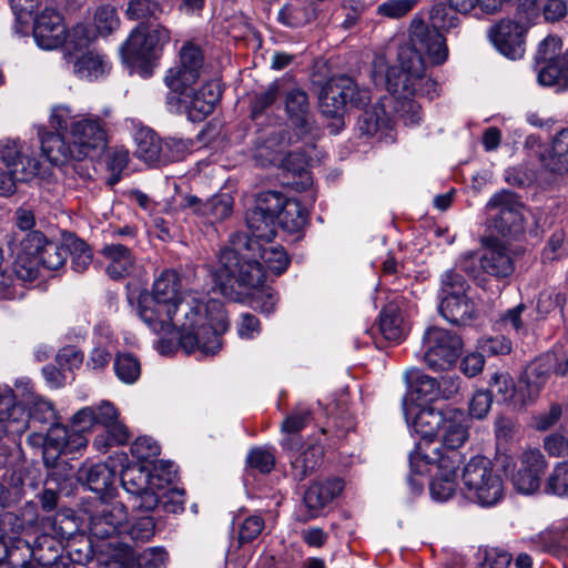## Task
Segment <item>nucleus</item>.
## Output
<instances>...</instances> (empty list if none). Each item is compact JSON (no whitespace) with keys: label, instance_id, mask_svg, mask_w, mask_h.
<instances>
[{"label":"nucleus","instance_id":"a19ab883","mask_svg":"<svg viewBox=\"0 0 568 568\" xmlns=\"http://www.w3.org/2000/svg\"><path fill=\"white\" fill-rule=\"evenodd\" d=\"M246 225L252 231V240L271 241L275 235L276 221L268 216L263 209L253 206L246 213Z\"/></svg>","mask_w":568,"mask_h":568},{"label":"nucleus","instance_id":"b1692460","mask_svg":"<svg viewBox=\"0 0 568 568\" xmlns=\"http://www.w3.org/2000/svg\"><path fill=\"white\" fill-rule=\"evenodd\" d=\"M29 427L26 409L17 402L13 390L0 385V432L23 434Z\"/></svg>","mask_w":568,"mask_h":568},{"label":"nucleus","instance_id":"6e6552de","mask_svg":"<svg viewBox=\"0 0 568 568\" xmlns=\"http://www.w3.org/2000/svg\"><path fill=\"white\" fill-rule=\"evenodd\" d=\"M466 280L457 272L446 271L440 278L439 313L452 324L464 325L474 318L476 308L467 296Z\"/></svg>","mask_w":568,"mask_h":568},{"label":"nucleus","instance_id":"0e129e2a","mask_svg":"<svg viewBox=\"0 0 568 568\" xmlns=\"http://www.w3.org/2000/svg\"><path fill=\"white\" fill-rule=\"evenodd\" d=\"M566 302L565 295L557 288L550 287L541 291L537 301V311L540 314H549L556 310H562Z\"/></svg>","mask_w":568,"mask_h":568},{"label":"nucleus","instance_id":"c756f323","mask_svg":"<svg viewBox=\"0 0 568 568\" xmlns=\"http://www.w3.org/2000/svg\"><path fill=\"white\" fill-rule=\"evenodd\" d=\"M101 254L105 261V272L111 278H123L132 273L135 257L128 245L110 243L103 246Z\"/></svg>","mask_w":568,"mask_h":568},{"label":"nucleus","instance_id":"f03ea898","mask_svg":"<svg viewBox=\"0 0 568 568\" xmlns=\"http://www.w3.org/2000/svg\"><path fill=\"white\" fill-rule=\"evenodd\" d=\"M290 257L283 247L267 243L263 245L243 233L232 236L230 246L219 255L217 267L212 272L214 290L232 298L235 284L256 287L265 281L264 267L281 275L288 266Z\"/></svg>","mask_w":568,"mask_h":568},{"label":"nucleus","instance_id":"412c9836","mask_svg":"<svg viewBox=\"0 0 568 568\" xmlns=\"http://www.w3.org/2000/svg\"><path fill=\"white\" fill-rule=\"evenodd\" d=\"M546 467L547 462L539 449L524 452L520 457V467L513 475L515 489L525 495L537 491Z\"/></svg>","mask_w":568,"mask_h":568},{"label":"nucleus","instance_id":"4be33fe9","mask_svg":"<svg viewBox=\"0 0 568 568\" xmlns=\"http://www.w3.org/2000/svg\"><path fill=\"white\" fill-rule=\"evenodd\" d=\"M33 38L44 50H53L64 43L67 29L61 14L51 8H45L37 16L33 26Z\"/></svg>","mask_w":568,"mask_h":568},{"label":"nucleus","instance_id":"c03bdc74","mask_svg":"<svg viewBox=\"0 0 568 568\" xmlns=\"http://www.w3.org/2000/svg\"><path fill=\"white\" fill-rule=\"evenodd\" d=\"M389 123V116L383 102H377L365 110L357 121L358 130L362 134L373 135L378 130L386 128Z\"/></svg>","mask_w":568,"mask_h":568},{"label":"nucleus","instance_id":"4c0bfd02","mask_svg":"<svg viewBox=\"0 0 568 568\" xmlns=\"http://www.w3.org/2000/svg\"><path fill=\"white\" fill-rule=\"evenodd\" d=\"M80 477L84 478L90 490L105 494L114 484L115 471L106 464L99 463L81 468Z\"/></svg>","mask_w":568,"mask_h":568},{"label":"nucleus","instance_id":"423d86ee","mask_svg":"<svg viewBox=\"0 0 568 568\" xmlns=\"http://www.w3.org/2000/svg\"><path fill=\"white\" fill-rule=\"evenodd\" d=\"M462 480L466 497L481 507H491L504 497V481L490 459L475 456L465 465Z\"/></svg>","mask_w":568,"mask_h":568},{"label":"nucleus","instance_id":"09e8293b","mask_svg":"<svg viewBox=\"0 0 568 568\" xmlns=\"http://www.w3.org/2000/svg\"><path fill=\"white\" fill-rule=\"evenodd\" d=\"M155 480H158V477L150 475L141 466L128 467L121 474L122 486L131 496L141 491L149 484L155 486Z\"/></svg>","mask_w":568,"mask_h":568},{"label":"nucleus","instance_id":"2eb2a0df","mask_svg":"<svg viewBox=\"0 0 568 568\" xmlns=\"http://www.w3.org/2000/svg\"><path fill=\"white\" fill-rule=\"evenodd\" d=\"M487 209L495 212L493 227L503 236H514L523 232V204L513 192L496 193L487 203Z\"/></svg>","mask_w":568,"mask_h":568},{"label":"nucleus","instance_id":"cd10ccee","mask_svg":"<svg viewBox=\"0 0 568 568\" xmlns=\"http://www.w3.org/2000/svg\"><path fill=\"white\" fill-rule=\"evenodd\" d=\"M17 548L24 549V552L33 557L37 562L26 559H11L10 568H44L58 558L57 542L54 538L48 535L38 537L32 547L28 540H18Z\"/></svg>","mask_w":568,"mask_h":568},{"label":"nucleus","instance_id":"2f4dec72","mask_svg":"<svg viewBox=\"0 0 568 568\" xmlns=\"http://www.w3.org/2000/svg\"><path fill=\"white\" fill-rule=\"evenodd\" d=\"M110 70L111 63L106 55L94 50L82 53L73 62V73L88 81L102 79Z\"/></svg>","mask_w":568,"mask_h":568},{"label":"nucleus","instance_id":"864d4df0","mask_svg":"<svg viewBox=\"0 0 568 568\" xmlns=\"http://www.w3.org/2000/svg\"><path fill=\"white\" fill-rule=\"evenodd\" d=\"M68 256V247L58 242L48 241L43 246V251L39 257L40 265L48 270H58L64 265Z\"/></svg>","mask_w":568,"mask_h":568},{"label":"nucleus","instance_id":"c9c22d12","mask_svg":"<svg viewBox=\"0 0 568 568\" xmlns=\"http://www.w3.org/2000/svg\"><path fill=\"white\" fill-rule=\"evenodd\" d=\"M491 392L499 402H514V405H526L528 402L523 386L517 390L513 377L508 373H495L489 381Z\"/></svg>","mask_w":568,"mask_h":568},{"label":"nucleus","instance_id":"473e14b6","mask_svg":"<svg viewBox=\"0 0 568 568\" xmlns=\"http://www.w3.org/2000/svg\"><path fill=\"white\" fill-rule=\"evenodd\" d=\"M479 263L483 272L497 278L507 277L515 270L507 248L501 244L488 246L479 257Z\"/></svg>","mask_w":568,"mask_h":568},{"label":"nucleus","instance_id":"7c9ffc66","mask_svg":"<svg viewBox=\"0 0 568 568\" xmlns=\"http://www.w3.org/2000/svg\"><path fill=\"white\" fill-rule=\"evenodd\" d=\"M285 111L301 135L312 132L307 94L301 89H292L285 95Z\"/></svg>","mask_w":568,"mask_h":568},{"label":"nucleus","instance_id":"79ce46f5","mask_svg":"<svg viewBox=\"0 0 568 568\" xmlns=\"http://www.w3.org/2000/svg\"><path fill=\"white\" fill-rule=\"evenodd\" d=\"M379 331L387 341L399 342L404 338L403 317L396 305L389 304L383 308L379 317Z\"/></svg>","mask_w":568,"mask_h":568},{"label":"nucleus","instance_id":"5fc2aeb1","mask_svg":"<svg viewBox=\"0 0 568 568\" xmlns=\"http://www.w3.org/2000/svg\"><path fill=\"white\" fill-rule=\"evenodd\" d=\"M29 422H38L41 424H52L55 423L57 412L54 409L53 404L39 396H32V400L30 403V414L28 416Z\"/></svg>","mask_w":568,"mask_h":568},{"label":"nucleus","instance_id":"39448f33","mask_svg":"<svg viewBox=\"0 0 568 568\" xmlns=\"http://www.w3.org/2000/svg\"><path fill=\"white\" fill-rule=\"evenodd\" d=\"M446 0L435 2L430 9L429 19L432 27L426 24L422 19L414 18L410 22L409 40L412 47L409 49L416 51L422 57L425 53L433 64H442L448 57V49L445 38L439 30L449 31L458 27L460 20Z\"/></svg>","mask_w":568,"mask_h":568},{"label":"nucleus","instance_id":"1a4fd4ad","mask_svg":"<svg viewBox=\"0 0 568 568\" xmlns=\"http://www.w3.org/2000/svg\"><path fill=\"white\" fill-rule=\"evenodd\" d=\"M562 41L557 36H547L539 42L535 53V68L540 85L568 88V49L561 52Z\"/></svg>","mask_w":568,"mask_h":568},{"label":"nucleus","instance_id":"f3484780","mask_svg":"<svg viewBox=\"0 0 568 568\" xmlns=\"http://www.w3.org/2000/svg\"><path fill=\"white\" fill-rule=\"evenodd\" d=\"M28 443L32 447H42L45 453L52 450L57 454H73L87 447L88 438L81 432L54 423L45 434L32 432L28 436Z\"/></svg>","mask_w":568,"mask_h":568},{"label":"nucleus","instance_id":"dca6fc26","mask_svg":"<svg viewBox=\"0 0 568 568\" xmlns=\"http://www.w3.org/2000/svg\"><path fill=\"white\" fill-rule=\"evenodd\" d=\"M202 67V50L186 42L180 49V63L169 69L164 83L172 93L184 94L199 80Z\"/></svg>","mask_w":568,"mask_h":568},{"label":"nucleus","instance_id":"680f3d73","mask_svg":"<svg viewBox=\"0 0 568 568\" xmlns=\"http://www.w3.org/2000/svg\"><path fill=\"white\" fill-rule=\"evenodd\" d=\"M129 163V151L123 148H115L108 154L106 169L110 172L108 183L110 185L116 184L121 179L122 171Z\"/></svg>","mask_w":568,"mask_h":568},{"label":"nucleus","instance_id":"603ef678","mask_svg":"<svg viewBox=\"0 0 568 568\" xmlns=\"http://www.w3.org/2000/svg\"><path fill=\"white\" fill-rule=\"evenodd\" d=\"M16 260L12 265L13 274L21 282H32L39 276L40 260L39 257L29 256L22 253L13 252Z\"/></svg>","mask_w":568,"mask_h":568},{"label":"nucleus","instance_id":"8fccbe9b","mask_svg":"<svg viewBox=\"0 0 568 568\" xmlns=\"http://www.w3.org/2000/svg\"><path fill=\"white\" fill-rule=\"evenodd\" d=\"M545 491L568 497V460L557 463L546 479Z\"/></svg>","mask_w":568,"mask_h":568},{"label":"nucleus","instance_id":"aec40b11","mask_svg":"<svg viewBox=\"0 0 568 568\" xmlns=\"http://www.w3.org/2000/svg\"><path fill=\"white\" fill-rule=\"evenodd\" d=\"M281 446L287 453L291 463V475L300 481L316 469L323 455L322 447L317 445H311L298 452L301 442L297 437L283 438Z\"/></svg>","mask_w":568,"mask_h":568},{"label":"nucleus","instance_id":"37998d69","mask_svg":"<svg viewBox=\"0 0 568 568\" xmlns=\"http://www.w3.org/2000/svg\"><path fill=\"white\" fill-rule=\"evenodd\" d=\"M163 13L160 0H130L125 9L129 20L139 21L144 26L150 20H158Z\"/></svg>","mask_w":568,"mask_h":568},{"label":"nucleus","instance_id":"a211bd4d","mask_svg":"<svg viewBox=\"0 0 568 568\" xmlns=\"http://www.w3.org/2000/svg\"><path fill=\"white\" fill-rule=\"evenodd\" d=\"M528 27L513 18L501 19L489 30V38L495 48L505 57L520 59L526 50L525 37Z\"/></svg>","mask_w":568,"mask_h":568},{"label":"nucleus","instance_id":"ea45409f","mask_svg":"<svg viewBox=\"0 0 568 568\" xmlns=\"http://www.w3.org/2000/svg\"><path fill=\"white\" fill-rule=\"evenodd\" d=\"M308 221V211L296 199H287L277 219L278 224L287 232L302 230Z\"/></svg>","mask_w":568,"mask_h":568},{"label":"nucleus","instance_id":"bf43d9fd","mask_svg":"<svg viewBox=\"0 0 568 568\" xmlns=\"http://www.w3.org/2000/svg\"><path fill=\"white\" fill-rule=\"evenodd\" d=\"M373 3L374 0H342V9L345 11V19L342 21L341 27L345 30L355 27Z\"/></svg>","mask_w":568,"mask_h":568},{"label":"nucleus","instance_id":"20e7f679","mask_svg":"<svg viewBox=\"0 0 568 568\" xmlns=\"http://www.w3.org/2000/svg\"><path fill=\"white\" fill-rule=\"evenodd\" d=\"M375 82L384 81L388 92L395 98L394 109L406 125L418 124L422 120V108L414 97L434 99L437 95V83L425 73L423 57L409 48L398 52V64L389 67L385 57H376L373 61Z\"/></svg>","mask_w":568,"mask_h":568},{"label":"nucleus","instance_id":"7ed1b4c3","mask_svg":"<svg viewBox=\"0 0 568 568\" xmlns=\"http://www.w3.org/2000/svg\"><path fill=\"white\" fill-rule=\"evenodd\" d=\"M49 123L54 132L41 134V151L54 165L93 159L106 149L105 123L98 115H80L61 104L52 109Z\"/></svg>","mask_w":568,"mask_h":568},{"label":"nucleus","instance_id":"4468645a","mask_svg":"<svg viewBox=\"0 0 568 568\" xmlns=\"http://www.w3.org/2000/svg\"><path fill=\"white\" fill-rule=\"evenodd\" d=\"M445 410H437L430 406L422 407L415 414L412 426L416 434L420 436V439L416 446V449L409 455V463L416 473H423L419 463L424 460V454L428 452L432 454L434 448H439L438 445H434L433 438L439 433L443 422H445Z\"/></svg>","mask_w":568,"mask_h":568},{"label":"nucleus","instance_id":"bb28decb","mask_svg":"<svg viewBox=\"0 0 568 568\" xmlns=\"http://www.w3.org/2000/svg\"><path fill=\"white\" fill-rule=\"evenodd\" d=\"M233 197L229 193H219L202 202L195 195L184 197V207H190L193 213L204 216L210 223L222 222L233 212Z\"/></svg>","mask_w":568,"mask_h":568},{"label":"nucleus","instance_id":"49530a36","mask_svg":"<svg viewBox=\"0 0 568 568\" xmlns=\"http://www.w3.org/2000/svg\"><path fill=\"white\" fill-rule=\"evenodd\" d=\"M404 378L410 386L414 385L415 392L420 396L433 399L439 396V382L422 373L419 369L412 367L404 373Z\"/></svg>","mask_w":568,"mask_h":568},{"label":"nucleus","instance_id":"9b49d317","mask_svg":"<svg viewBox=\"0 0 568 568\" xmlns=\"http://www.w3.org/2000/svg\"><path fill=\"white\" fill-rule=\"evenodd\" d=\"M0 161L7 170L0 168V195L3 196L16 191L17 182L30 181L40 170L39 161L21 154V146L14 140L0 145Z\"/></svg>","mask_w":568,"mask_h":568},{"label":"nucleus","instance_id":"6e6d98bb","mask_svg":"<svg viewBox=\"0 0 568 568\" xmlns=\"http://www.w3.org/2000/svg\"><path fill=\"white\" fill-rule=\"evenodd\" d=\"M193 142L179 138L162 140V164L180 161L191 151Z\"/></svg>","mask_w":568,"mask_h":568},{"label":"nucleus","instance_id":"0eeeda50","mask_svg":"<svg viewBox=\"0 0 568 568\" xmlns=\"http://www.w3.org/2000/svg\"><path fill=\"white\" fill-rule=\"evenodd\" d=\"M320 109L322 113L336 120L332 125V132L337 133L343 126L342 116L349 104L355 108H364L371 101L369 92L361 89L356 82L346 75L331 78L321 89Z\"/></svg>","mask_w":568,"mask_h":568},{"label":"nucleus","instance_id":"9d476101","mask_svg":"<svg viewBox=\"0 0 568 568\" xmlns=\"http://www.w3.org/2000/svg\"><path fill=\"white\" fill-rule=\"evenodd\" d=\"M462 349V338L446 328L428 327L422 338L423 359L435 372L453 367Z\"/></svg>","mask_w":568,"mask_h":568},{"label":"nucleus","instance_id":"393cba45","mask_svg":"<svg viewBox=\"0 0 568 568\" xmlns=\"http://www.w3.org/2000/svg\"><path fill=\"white\" fill-rule=\"evenodd\" d=\"M468 423L465 413L459 408L447 407L445 422H443L439 433L442 434V444L444 450L439 447L442 455L459 453L460 448L468 439Z\"/></svg>","mask_w":568,"mask_h":568},{"label":"nucleus","instance_id":"58836bf2","mask_svg":"<svg viewBox=\"0 0 568 568\" xmlns=\"http://www.w3.org/2000/svg\"><path fill=\"white\" fill-rule=\"evenodd\" d=\"M136 156L146 163L162 165V140L151 130H141L135 135Z\"/></svg>","mask_w":568,"mask_h":568},{"label":"nucleus","instance_id":"13d9d810","mask_svg":"<svg viewBox=\"0 0 568 568\" xmlns=\"http://www.w3.org/2000/svg\"><path fill=\"white\" fill-rule=\"evenodd\" d=\"M420 0H386L377 6L376 14L387 19L406 17Z\"/></svg>","mask_w":568,"mask_h":568},{"label":"nucleus","instance_id":"ddd939ff","mask_svg":"<svg viewBox=\"0 0 568 568\" xmlns=\"http://www.w3.org/2000/svg\"><path fill=\"white\" fill-rule=\"evenodd\" d=\"M424 458L422 462L425 465L436 464L438 468V473L429 486L432 497L438 501L448 500L457 488L456 476L463 462L462 454L453 452L452 454L442 455L439 448H434L432 454L426 452Z\"/></svg>","mask_w":568,"mask_h":568},{"label":"nucleus","instance_id":"c85d7f7f","mask_svg":"<svg viewBox=\"0 0 568 568\" xmlns=\"http://www.w3.org/2000/svg\"><path fill=\"white\" fill-rule=\"evenodd\" d=\"M155 486L146 485L133 496L132 507L144 511L153 510L159 503H163L164 508L172 513H179L184 509V494L180 490H170L159 494L154 490Z\"/></svg>","mask_w":568,"mask_h":568},{"label":"nucleus","instance_id":"de8ad7c7","mask_svg":"<svg viewBox=\"0 0 568 568\" xmlns=\"http://www.w3.org/2000/svg\"><path fill=\"white\" fill-rule=\"evenodd\" d=\"M113 368L116 377L124 384L132 385L141 376L140 361L130 353H120L114 357Z\"/></svg>","mask_w":568,"mask_h":568},{"label":"nucleus","instance_id":"f257e3e1","mask_svg":"<svg viewBox=\"0 0 568 568\" xmlns=\"http://www.w3.org/2000/svg\"><path fill=\"white\" fill-rule=\"evenodd\" d=\"M181 288L176 271H162L151 293L140 297L139 316L155 334L166 335L178 329L179 345L185 353L200 351L203 355H214L221 348L220 336L230 325L223 304Z\"/></svg>","mask_w":568,"mask_h":568},{"label":"nucleus","instance_id":"f8f14e48","mask_svg":"<svg viewBox=\"0 0 568 568\" xmlns=\"http://www.w3.org/2000/svg\"><path fill=\"white\" fill-rule=\"evenodd\" d=\"M171 39L170 31L158 24L152 29L136 26L121 47L123 60L130 64H140L155 59Z\"/></svg>","mask_w":568,"mask_h":568},{"label":"nucleus","instance_id":"4d7b16f0","mask_svg":"<svg viewBox=\"0 0 568 568\" xmlns=\"http://www.w3.org/2000/svg\"><path fill=\"white\" fill-rule=\"evenodd\" d=\"M94 26L100 36L111 34L120 26L116 9L112 6L99 7L94 14Z\"/></svg>","mask_w":568,"mask_h":568},{"label":"nucleus","instance_id":"5701e85b","mask_svg":"<svg viewBox=\"0 0 568 568\" xmlns=\"http://www.w3.org/2000/svg\"><path fill=\"white\" fill-rule=\"evenodd\" d=\"M126 521V510L121 503L103 505L90 516L89 530L97 539H106L122 531Z\"/></svg>","mask_w":568,"mask_h":568},{"label":"nucleus","instance_id":"774afa93","mask_svg":"<svg viewBox=\"0 0 568 568\" xmlns=\"http://www.w3.org/2000/svg\"><path fill=\"white\" fill-rule=\"evenodd\" d=\"M545 361L551 365L552 374L558 377L568 376V346H555L545 354Z\"/></svg>","mask_w":568,"mask_h":568},{"label":"nucleus","instance_id":"72a5a7b5","mask_svg":"<svg viewBox=\"0 0 568 568\" xmlns=\"http://www.w3.org/2000/svg\"><path fill=\"white\" fill-rule=\"evenodd\" d=\"M540 169L537 180L540 184L548 186L559 178L568 173V158L554 152L552 149L544 146L538 153Z\"/></svg>","mask_w":568,"mask_h":568},{"label":"nucleus","instance_id":"e433bc0d","mask_svg":"<svg viewBox=\"0 0 568 568\" xmlns=\"http://www.w3.org/2000/svg\"><path fill=\"white\" fill-rule=\"evenodd\" d=\"M315 16L310 0H290L278 11V21L291 28L308 23Z\"/></svg>","mask_w":568,"mask_h":568},{"label":"nucleus","instance_id":"f704fd0d","mask_svg":"<svg viewBox=\"0 0 568 568\" xmlns=\"http://www.w3.org/2000/svg\"><path fill=\"white\" fill-rule=\"evenodd\" d=\"M552 368L550 364L545 361V354L538 357L526 373V378L523 381L524 389L529 403L534 402L544 386L547 384Z\"/></svg>","mask_w":568,"mask_h":568},{"label":"nucleus","instance_id":"a18cd8bd","mask_svg":"<svg viewBox=\"0 0 568 568\" xmlns=\"http://www.w3.org/2000/svg\"><path fill=\"white\" fill-rule=\"evenodd\" d=\"M48 241L41 232L31 231L26 234L14 233L9 243L12 245V252L40 257Z\"/></svg>","mask_w":568,"mask_h":568},{"label":"nucleus","instance_id":"a878e982","mask_svg":"<svg viewBox=\"0 0 568 568\" xmlns=\"http://www.w3.org/2000/svg\"><path fill=\"white\" fill-rule=\"evenodd\" d=\"M344 485L342 479L333 478L325 481H315L310 485L304 494V506L307 513L303 516V520L307 521L320 516L323 508H325L336 496L341 494Z\"/></svg>","mask_w":568,"mask_h":568},{"label":"nucleus","instance_id":"052dcab7","mask_svg":"<svg viewBox=\"0 0 568 568\" xmlns=\"http://www.w3.org/2000/svg\"><path fill=\"white\" fill-rule=\"evenodd\" d=\"M286 200L281 192L266 191L258 194L255 206L263 209L268 216L277 221Z\"/></svg>","mask_w":568,"mask_h":568},{"label":"nucleus","instance_id":"3c124183","mask_svg":"<svg viewBox=\"0 0 568 568\" xmlns=\"http://www.w3.org/2000/svg\"><path fill=\"white\" fill-rule=\"evenodd\" d=\"M252 288L254 291L250 297L251 307L265 315L274 313L278 302V296L274 290L268 286H262V284Z\"/></svg>","mask_w":568,"mask_h":568},{"label":"nucleus","instance_id":"69168bd1","mask_svg":"<svg viewBox=\"0 0 568 568\" xmlns=\"http://www.w3.org/2000/svg\"><path fill=\"white\" fill-rule=\"evenodd\" d=\"M24 529L23 520L14 513H6L0 517V535L9 541L22 540L19 536Z\"/></svg>","mask_w":568,"mask_h":568},{"label":"nucleus","instance_id":"338daca9","mask_svg":"<svg viewBox=\"0 0 568 568\" xmlns=\"http://www.w3.org/2000/svg\"><path fill=\"white\" fill-rule=\"evenodd\" d=\"M246 462L250 467L267 474L274 468L275 457L268 448L257 447L250 450Z\"/></svg>","mask_w":568,"mask_h":568},{"label":"nucleus","instance_id":"6ab92c4d","mask_svg":"<svg viewBox=\"0 0 568 568\" xmlns=\"http://www.w3.org/2000/svg\"><path fill=\"white\" fill-rule=\"evenodd\" d=\"M221 98V89L217 83H205L200 90L192 95L189 90L184 94L170 92L168 95V104L171 108H179L181 103L189 110V115L193 121H201L211 114Z\"/></svg>","mask_w":568,"mask_h":568},{"label":"nucleus","instance_id":"e2e57ef3","mask_svg":"<svg viewBox=\"0 0 568 568\" xmlns=\"http://www.w3.org/2000/svg\"><path fill=\"white\" fill-rule=\"evenodd\" d=\"M311 420V412L306 408L297 407L293 410L281 425L282 433L286 434V437H300L296 435L300 433Z\"/></svg>","mask_w":568,"mask_h":568}]
</instances>
